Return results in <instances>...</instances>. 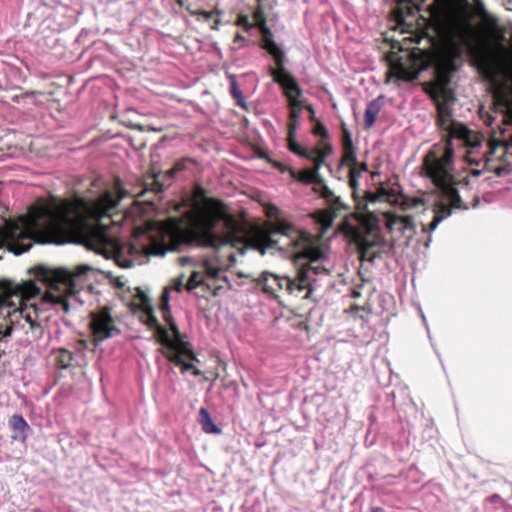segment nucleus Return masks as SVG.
Here are the masks:
<instances>
[{
	"mask_svg": "<svg viewBox=\"0 0 512 512\" xmlns=\"http://www.w3.org/2000/svg\"><path fill=\"white\" fill-rule=\"evenodd\" d=\"M127 192L120 186L106 191L94 200L77 198L74 201L53 199L32 207L18 219L0 229V248L19 255L29 250L33 242L63 243L69 233H78L88 250L118 266L130 268L147 263L160 254V224L147 222L135 229L129 247V258L120 243L107 233L113 211Z\"/></svg>",
	"mask_w": 512,
	"mask_h": 512,
	"instance_id": "1",
	"label": "nucleus"
},
{
	"mask_svg": "<svg viewBox=\"0 0 512 512\" xmlns=\"http://www.w3.org/2000/svg\"><path fill=\"white\" fill-rule=\"evenodd\" d=\"M279 214V209L272 207L269 217L275 216V220L271 228L255 232L249 239L248 248L261 255H265L269 249H275L295 264L306 260L307 263L299 265L294 277L273 275L270 280L277 289L284 290L289 295L311 299L322 279L330 274L329 269L322 264L326 254L315 245L310 234L279 217Z\"/></svg>",
	"mask_w": 512,
	"mask_h": 512,
	"instance_id": "2",
	"label": "nucleus"
},
{
	"mask_svg": "<svg viewBox=\"0 0 512 512\" xmlns=\"http://www.w3.org/2000/svg\"><path fill=\"white\" fill-rule=\"evenodd\" d=\"M442 6L448 17L449 39L444 49L441 65L447 74L460 70L468 59L484 78H493L498 69L496 57L480 50L474 43V28L468 16L469 0H435ZM484 9L482 0H474Z\"/></svg>",
	"mask_w": 512,
	"mask_h": 512,
	"instance_id": "3",
	"label": "nucleus"
},
{
	"mask_svg": "<svg viewBox=\"0 0 512 512\" xmlns=\"http://www.w3.org/2000/svg\"><path fill=\"white\" fill-rule=\"evenodd\" d=\"M437 126L445 142L443 153L438 156L430 151L424 158L422 171L438 187L452 199L456 206H461V200L455 189L454 154L455 142L462 147L475 148L481 144L478 136L467 125L453 118L452 109L446 103L437 104Z\"/></svg>",
	"mask_w": 512,
	"mask_h": 512,
	"instance_id": "4",
	"label": "nucleus"
},
{
	"mask_svg": "<svg viewBox=\"0 0 512 512\" xmlns=\"http://www.w3.org/2000/svg\"><path fill=\"white\" fill-rule=\"evenodd\" d=\"M41 288L32 280L16 283L0 281V340L9 336L16 326L23 327L21 321L38 327L37 310L28 302L40 295Z\"/></svg>",
	"mask_w": 512,
	"mask_h": 512,
	"instance_id": "5",
	"label": "nucleus"
},
{
	"mask_svg": "<svg viewBox=\"0 0 512 512\" xmlns=\"http://www.w3.org/2000/svg\"><path fill=\"white\" fill-rule=\"evenodd\" d=\"M244 228L225 212L216 210L201 217L185 235L187 245L218 250L224 245L245 244L249 239Z\"/></svg>",
	"mask_w": 512,
	"mask_h": 512,
	"instance_id": "6",
	"label": "nucleus"
},
{
	"mask_svg": "<svg viewBox=\"0 0 512 512\" xmlns=\"http://www.w3.org/2000/svg\"><path fill=\"white\" fill-rule=\"evenodd\" d=\"M91 270L89 265H79L73 272L66 269H41L39 277L48 285L43 302L65 313L82 305L83 301L79 298L82 277Z\"/></svg>",
	"mask_w": 512,
	"mask_h": 512,
	"instance_id": "7",
	"label": "nucleus"
},
{
	"mask_svg": "<svg viewBox=\"0 0 512 512\" xmlns=\"http://www.w3.org/2000/svg\"><path fill=\"white\" fill-rule=\"evenodd\" d=\"M162 356H165L170 364L181 369L182 373L189 370L194 376H200L201 371L191 361L199 362L193 353L190 343L185 340L186 335L179 331L169 306V292L162 290Z\"/></svg>",
	"mask_w": 512,
	"mask_h": 512,
	"instance_id": "8",
	"label": "nucleus"
},
{
	"mask_svg": "<svg viewBox=\"0 0 512 512\" xmlns=\"http://www.w3.org/2000/svg\"><path fill=\"white\" fill-rule=\"evenodd\" d=\"M180 261L182 265L191 264L201 269L198 271H193L190 275L186 284L188 291H192L197 287H202L203 290L213 289V295L217 296L223 287L221 285L213 287L211 281L222 280L226 283H229L228 277L223 275L222 270L219 267H216L212 260L207 257L198 259L195 257L186 256L182 257Z\"/></svg>",
	"mask_w": 512,
	"mask_h": 512,
	"instance_id": "9",
	"label": "nucleus"
},
{
	"mask_svg": "<svg viewBox=\"0 0 512 512\" xmlns=\"http://www.w3.org/2000/svg\"><path fill=\"white\" fill-rule=\"evenodd\" d=\"M133 313L145 324L150 330L155 332L158 338L160 334V325L152 305L150 293L142 288H136V293L131 302Z\"/></svg>",
	"mask_w": 512,
	"mask_h": 512,
	"instance_id": "10",
	"label": "nucleus"
},
{
	"mask_svg": "<svg viewBox=\"0 0 512 512\" xmlns=\"http://www.w3.org/2000/svg\"><path fill=\"white\" fill-rule=\"evenodd\" d=\"M455 182H457L454 185L455 189L457 190V194H459V188H462V189H467L468 188L469 182H468L467 177H458V176L455 175ZM433 184L438 189V191L441 194L442 198H444L446 201L449 202L450 206L446 205L444 203H441L437 207V209L434 211V218H433V220L430 222V224L428 226H423V231H425V232H427V231H434L437 228V226L444 219H446L447 217H449L451 215V209L452 208L468 209V205L464 203V201L462 200L460 195H458V196H459V198L461 200V206L458 207V206L455 205L454 201L448 197V195L445 193L444 189H441V187H438L434 182H433Z\"/></svg>",
	"mask_w": 512,
	"mask_h": 512,
	"instance_id": "11",
	"label": "nucleus"
},
{
	"mask_svg": "<svg viewBox=\"0 0 512 512\" xmlns=\"http://www.w3.org/2000/svg\"><path fill=\"white\" fill-rule=\"evenodd\" d=\"M91 318V329L95 342H102L119 333V330L107 309L93 313Z\"/></svg>",
	"mask_w": 512,
	"mask_h": 512,
	"instance_id": "12",
	"label": "nucleus"
},
{
	"mask_svg": "<svg viewBox=\"0 0 512 512\" xmlns=\"http://www.w3.org/2000/svg\"><path fill=\"white\" fill-rule=\"evenodd\" d=\"M269 75L273 78V82L278 84L283 91L286 100L302 99L303 90L297 82L296 78L286 70L285 66L280 69L269 68Z\"/></svg>",
	"mask_w": 512,
	"mask_h": 512,
	"instance_id": "13",
	"label": "nucleus"
},
{
	"mask_svg": "<svg viewBox=\"0 0 512 512\" xmlns=\"http://www.w3.org/2000/svg\"><path fill=\"white\" fill-rule=\"evenodd\" d=\"M492 104L494 113L502 115L501 124L504 128L498 127L501 130V134L505 135L508 128L512 129V96L504 89H498L492 95Z\"/></svg>",
	"mask_w": 512,
	"mask_h": 512,
	"instance_id": "14",
	"label": "nucleus"
},
{
	"mask_svg": "<svg viewBox=\"0 0 512 512\" xmlns=\"http://www.w3.org/2000/svg\"><path fill=\"white\" fill-rule=\"evenodd\" d=\"M491 157H496L502 164L493 168L497 176L512 173V134L503 142L494 145L490 150Z\"/></svg>",
	"mask_w": 512,
	"mask_h": 512,
	"instance_id": "15",
	"label": "nucleus"
},
{
	"mask_svg": "<svg viewBox=\"0 0 512 512\" xmlns=\"http://www.w3.org/2000/svg\"><path fill=\"white\" fill-rule=\"evenodd\" d=\"M261 34V48L264 49L274 59L276 67L274 69L283 68L286 64V55L282 48L274 41L273 32L269 27H264Z\"/></svg>",
	"mask_w": 512,
	"mask_h": 512,
	"instance_id": "16",
	"label": "nucleus"
},
{
	"mask_svg": "<svg viewBox=\"0 0 512 512\" xmlns=\"http://www.w3.org/2000/svg\"><path fill=\"white\" fill-rule=\"evenodd\" d=\"M387 228L391 233H400L409 240L415 234L414 217L411 215H391L387 220Z\"/></svg>",
	"mask_w": 512,
	"mask_h": 512,
	"instance_id": "17",
	"label": "nucleus"
},
{
	"mask_svg": "<svg viewBox=\"0 0 512 512\" xmlns=\"http://www.w3.org/2000/svg\"><path fill=\"white\" fill-rule=\"evenodd\" d=\"M157 198L156 194H153L145 191L139 195L134 200V206L129 211L130 215H140L146 216L151 214L156 210L155 199Z\"/></svg>",
	"mask_w": 512,
	"mask_h": 512,
	"instance_id": "18",
	"label": "nucleus"
},
{
	"mask_svg": "<svg viewBox=\"0 0 512 512\" xmlns=\"http://www.w3.org/2000/svg\"><path fill=\"white\" fill-rule=\"evenodd\" d=\"M384 104V95H379L367 104L364 114V128L370 129L376 121L377 115Z\"/></svg>",
	"mask_w": 512,
	"mask_h": 512,
	"instance_id": "19",
	"label": "nucleus"
},
{
	"mask_svg": "<svg viewBox=\"0 0 512 512\" xmlns=\"http://www.w3.org/2000/svg\"><path fill=\"white\" fill-rule=\"evenodd\" d=\"M317 185L319 186L317 192L319 193L320 197L326 201L331 209L340 210L346 208L341 198L336 196L324 181L322 183H318Z\"/></svg>",
	"mask_w": 512,
	"mask_h": 512,
	"instance_id": "20",
	"label": "nucleus"
},
{
	"mask_svg": "<svg viewBox=\"0 0 512 512\" xmlns=\"http://www.w3.org/2000/svg\"><path fill=\"white\" fill-rule=\"evenodd\" d=\"M289 172L290 177L300 183L303 184H318L319 180L318 177L313 173V171L310 168H305L301 171H296L293 168L287 169Z\"/></svg>",
	"mask_w": 512,
	"mask_h": 512,
	"instance_id": "21",
	"label": "nucleus"
},
{
	"mask_svg": "<svg viewBox=\"0 0 512 512\" xmlns=\"http://www.w3.org/2000/svg\"><path fill=\"white\" fill-rule=\"evenodd\" d=\"M199 422L202 425V429L205 433L209 434H220L221 429L214 423L212 417L207 409L201 408L199 411Z\"/></svg>",
	"mask_w": 512,
	"mask_h": 512,
	"instance_id": "22",
	"label": "nucleus"
},
{
	"mask_svg": "<svg viewBox=\"0 0 512 512\" xmlns=\"http://www.w3.org/2000/svg\"><path fill=\"white\" fill-rule=\"evenodd\" d=\"M273 273H270V272H263L258 279H256V285L257 286H261L262 288V291L268 295H270L271 297L273 298H276V290H277V286H275V283L274 282H271V280L269 279H272L273 277Z\"/></svg>",
	"mask_w": 512,
	"mask_h": 512,
	"instance_id": "23",
	"label": "nucleus"
},
{
	"mask_svg": "<svg viewBox=\"0 0 512 512\" xmlns=\"http://www.w3.org/2000/svg\"><path fill=\"white\" fill-rule=\"evenodd\" d=\"M306 106L305 99H289L287 100V107L289 109L288 118L301 119L302 110Z\"/></svg>",
	"mask_w": 512,
	"mask_h": 512,
	"instance_id": "24",
	"label": "nucleus"
},
{
	"mask_svg": "<svg viewBox=\"0 0 512 512\" xmlns=\"http://www.w3.org/2000/svg\"><path fill=\"white\" fill-rule=\"evenodd\" d=\"M286 141H287L288 149L293 154H295L303 159H312L313 158V152L301 147V145L296 140V136L292 139L287 137Z\"/></svg>",
	"mask_w": 512,
	"mask_h": 512,
	"instance_id": "25",
	"label": "nucleus"
},
{
	"mask_svg": "<svg viewBox=\"0 0 512 512\" xmlns=\"http://www.w3.org/2000/svg\"><path fill=\"white\" fill-rule=\"evenodd\" d=\"M186 169V160L181 159L174 163L173 167L166 172L162 171V191L167 180L172 181L176 175Z\"/></svg>",
	"mask_w": 512,
	"mask_h": 512,
	"instance_id": "26",
	"label": "nucleus"
},
{
	"mask_svg": "<svg viewBox=\"0 0 512 512\" xmlns=\"http://www.w3.org/2000/svg\"><path fill=\"white\" fill-rule=\"evenodd\" d=\"M230 94L234 100H236V103L238 106L242 108H246L245 99L243 96L242 91L240 90L237 81L234 77H231L230 81Z\"/></svg>",
	"mask_w": 512,
	"mask_h": 512,
	"instance_id": "27",
	"label": "nucleus"
},
{
	"mask_svg": "<svg viewBox=\"0 0 512 512\" xmlns=\"http://www.w3.org/2000/svg\"><path fill=\"white\" fill-rule=\"evenodd\" d=\"M10 426L13 430L26 433L29 429V425L26 420L18 414L13 415L9 420Z\"/></svg>",
	"mask_w": 512,
	"mask_h": 512,
	"instance_id": "28",
	"label": "nucleus"
},
{
	"mask_svg": "<svg viewBox=\"0 0 512 512\" xmlns=\"http://www.w3.org/2000/svg\"><path fill=\"white\" fill-rule=\"evenodd\" d=\"M316 156L327 158L330 156L333 152V148L331 144L327 142V140H320L317 147L312 150Z\"/></svg>",
	"mask_w": 512,
	"mask_h": 512,
	"instance_id": "29",
	"label": "nucleus"
},
{
	"mask_svg": "<svg viewBox=\"0 0 512 512\" xmlns=\"http://www.w3.org/2000/svg\"><path fill=\"white\" fill-rule=\"evenodd\" d=\"M373 246L374 245L371 244V245H368L363 248V250L361 252V257L363 260H367V261L374 263L376 259L382 257V252L380 250L374 251L372 249Z\"/></svg>",
	"mask_w": 512,
	"mask_h": 512,
	"instance_id": "30",
	"label": "nucleus"
},
{
	"mask_svg": "<svg viewBox=\"0 0 512 512\" xmlns=\"http://www.w3.org/2000/svg\"><path fill=\"white\" fill-rule=\"evenodd\" d=\"M367 170H368V166L366 163H361V164L358 163L357 166H353L350 170V180H349L350 185L352 187H354L357 183V176H359L361 172H365Z\"/></svg>",
	"mask_w": 512,
	"mask_h": 512,
	"instance_id": "31",
	"label": "nucleus"
},
{
	"mask_svg": "<svg viewBox=\"0 0 512 512\" xmlns=\"http://www.w3.org/2000/svg\"><path fill=\"white\" fill-rule=\"evenodd\" d=\"M253 19L255 21V24L253 25L254 27H257L259 31H262L264 27H268L266 17L262 9L259 8L253 13Z\"/></svg>",
	"mask_w": 512,
	"mask_h": 512,
	"instance_id": "32",
	"label": "nucleus"
},
{
	"mask_svg": "<svg viewBox=\"0 0 512 512\" xmlns=\"http://www.w3.org/2000/svg\"><path fill=\"white\" fill-rule=\"evenodd\" d=\"M344 161L352 166H357L358 161L355 154L354 146L343 148Z\"/></svg>",
	"mask_w": 512,
	"mask_h": 512,
	"instance_id": "33",
	"label": "nucleus"
},
{
	"mask_svg": "<svg viewBox=\"0 0 512 512\" xmlns=\"http://www.w3.org/2000/svg\"><path fill=\"white\" fill-rule=\"evenodd\" d=\"M309 161H311L313 164H314V167L313 168H310L313 173L318 177V180H319V183H322L323 182V179L321 178V176L319 175V170L320 168L322 167V165L324 164V161H325V158H322V157H319V156H316L314 153H313V158L312 159H308Z\"/></svg>",
	"mask_w": 512,
	"mask_h": 512,
	"instance_id": "34",
	"label": "nucleus"
},
{
	"mask_svg": "<svg viewBox=\"0 0 512 512\" xmlns=\"http://www.w3.org/2000/svg\"><path fill=\"white\" fill-rule=\"evenodd\" d=\"M313 134L321 138V140L329 139V132L322 122H316L313 127Z\"/></svg>",
	"mask_w": 512,
	"mask_h": 512,
	"instance_id": "35",
	"label": "nucleus"
},
{
	"mask_svg": "<svg viewBox=\"0 0 512 512\" xmlns=\"http://www.w3.org/2000/svg\"><path fill=\"white\" fill-rule=\"evenodd\" d=\"M341 128H342V148L354 146L353 141H352V134L348 130V128L346 127V125L344 123H342Z\"/></svg>",
	"mask_w": 512,
	"mask_h": 512,
	"instance_id": "36",
	"label": "nucleus"
},
{
	"mask_svg": "<svg viewBox=\"0 0 512 512\" xmlns=\"http://www.w3.org/2000/svg\"><path fill=\"white\" fill-rule=\"evenodd\" d=\"M300 120L301 119H293V118H288V125H287V130H288V134H287V137L289 138H294L296 136V131L299 127V124H300Z\"/></svg>",
	"mask_w": 512,
	"mask_h": 512,
	"instance_id": "37",
	"label": "nucleus"
},
{
	"mask_svg": "<svg viewBox=\"0 0 512 512\" xmlns=\"http://www.w3.org/2000/svg\"><path fill=\"white\" fill-rule=\"evenodd\" d=\"M162 257L165 256L167 249L165 248V237L170 231V223L167 219H162Z\"/></svg>",
	"mask_w": 512,
	"mask_h": 512,
	"instance_id": "38",
	"label": "nucleus"
},
{
	"mask_svg": "<svg viewBox=\"0 0 512 512\" xmlns=\"http://www.w3.org/2000/svg\"><path fill=\"white\" fill-rule=\"evenodd\" d=\"M59 362L62 368H68L72 362V354L67 350L61 351L59 356Z\"/></svg>",
	"mask_w": 512,
	"mask_h": 512,
	"instance_id": "39",
	"label": "nucleus"
},
{
	"mask_svg": "<svg viewBox=\"0 0 512 512\" xmlns=\"http://www.w3.org/2000/svg\"><path fill=\"white\" fill-rule=\"evenodd\" d=\"M214 12L212 11H200V12H192V15H198V18L203 19L204 21H209L212 19Z\"/></svg>",
	"mask_w": 512,
	"mask_h": 512,
	"instance_id": "40",
	"label": "nucleus"
},
{
	"mask_svg": "<svg viewBox=\"0 0 512 512\" xmlns=\"http://www.w3.org/2000/svg\"><path fill=\"white\" fill-rule=\"evenodd\" d=\"M240 24L248 31L254 27L248 20L247 16H243L240 18Z\"/></svg>",
	"mask_w": 512,
	"mask_h": 512,
	"instance_id": "41",
	"label": "nucleus"
},
{
	"mask_svg": "<svg viewBox=\"0 0 512 512\" xmlns=\"http://www.w3.org/2000/svg\"><path fill=\"white\" fill-rule=\"evenodd\" d=\"M245 42H246V38H245L242 34L237 33V34L235 35V37H234V43H235V44H236V43H240V45H239V47H238V48H241V47L244 45V43H245Z\"/></svg>",
	"mask_w": 512,
	"mask_h": 512,
	"instance_id": "42",
	"label": "nucleus"
},
{
	"mask_svg": "<svg viewBox=\"0 0 512 512\" xmlns=\"http://www.w3.org/2000/svg\"><path fill=\"white\" fill-rule=\"evenodd\" d=\"M486 114H487V117L484 120L486 125L493 126V124L495 123L496 117L489 113H486Z\"/></svg>",
	"mask_w": 512,
	"mask_h": 512,
	"instance_id": "43",
	"label": "nucleus"
},
{
	"mask_svg": "<svg viewBox=\"0 0 512 512\" xmlns=\"http://www.w3.org/2000/svg\"><path fill=\"white\" fill-rule=\"evenodd\" d=\"M305 109H307V110L309 111V113H310V119H311L312 121H314V118H315V117H314V115H315L314 108H313L311 105L306 104Z\"/></svg>",
	"mask_w": 512,
	"mask_h": 512,
	"instance_id": "44",
	"label": "nucleus"
},
{
	"mask_svg": "<svg viewBox=\"0 0 512 512\" xmlns=\"http://www.w3.org/2000/svg\"><path fill=\"white\" fill-rule=\"evenodd\" d=\"M371 512H385L382 507L376 506L371 508Z\"/></svg>",
	"mask_w": 512,
	"mask_h": 512,
	"instance_id": "45",
	"label": "nucleus"
},
{
	"mask_svg": "<svg viewBox=\"0 0 512 512\" xmlns=\"http://www.w3.org/2000/svg\"><path fill=\"white\" fill-rule=\"evenodd\" d=\"M176 2L180 7H183L186 3V0H176Z\"/></svg>",
	"mask_w": 512,
	"mask_h": 512,
	"instance_id": "46",
	"label": "nucleus"
},
{
	"mask_svg": "<svg viewBox=\"0 0 512 512\" xmlns=\"http://www.w3.org/2000/svg\"><path fill=\"white\" fill-rule=\"evenodd\" d=\"M182 286H183L182 282L177 283L176 284V290L177 291H181Z\"/></svg>",
	"mask_w": 512,
	"mask_h": 512,
	"instance_id": "47",
	"label": "nucleus"
},
{
	"mask_svg": "<svg viewBox=\"0 0 512 512\" xmlns=\"http://www.w3.org/2000/svg\"><path fill=\"white\" fill-rule=\"evenodd\" d=\"M219 24V20H216L214 22V25L212 26V29H217V25Z\"/></svg>",
	"mask_w": 512,
	"mask_h": 512,
	"instance_id": "48",
	"label": "nucleus"
},
{
	"mask_svg": "<svg viewBox=\"0 0 512 512\" xmlns=\"http://www.w3.org/2000/svg\"><path fill=\"white\" fill-rule=\"evenodd\" d=\"M500 38H501V41H504V40H505V36H504V34H503V33L500 35Z\"/></svg>",
	"mask_w": 512,
	"mask_h": 512,
	"instance_id": "49",
	"label": "nucleus"
},
{
	"mask_svg": "<svg viewBox=\"0 0 512 512\" xmlns=\"http://www.w3.org/2000/svg\"><path fill=\"white\" fill-rule=\"evenodd\" d=\"M422 319H423L424 323H426V318L423 314H422Z\"/></svg>",
	"mask_w": 512,
	"mask_h": 512,
	"instance_id": "50",
	"label": "nucleus"
}]
</instances>
